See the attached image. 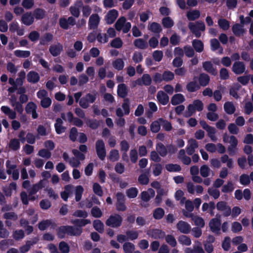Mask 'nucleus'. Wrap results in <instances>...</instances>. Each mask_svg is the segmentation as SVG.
Listing matches in <instances>:
<instances>
[{"instance_id": "f257e3e1", "label": "nucleus", "mask_w": 253, "mask_h": 253, "mask_svg": "<svg viewBox=\"0 0 253 253\" xmlns=\"http://www.w3.org/2000/svg\"><path fill=\"white\" fill-rule=\"evenodd\" d=\"M223 141L225 143L228 142L230 145L228 147V151L230 155H234L237 150V146L238 144V140L233 135L229 136L226 133L223 135Z\"/></svg>"}, {"instance_id": "f03ea898", "label": "nucleus", "mask_w": 253, "mask_h": 253, "mask_svg": "<svg viewBox=\"0 0 253 253\" xmlns=\"http://www.w3.org/2000/svg\"><path fill=\"white\" fill-rule=\"evenodd\" d=\"M82 231V229L80 227L62 226L59 229L58 234L60 238H63L65 234L70 235H79L81 234Z\"/></svg>"}, {"instance_id": "7ed1b4c3", "label": "nucleus", "mask_w": 253, "mask_h": 253, "mask_svg": "<svg viewBox=\"0 0 253 253\" xmlns=\"http://www.w3.org/2000/svg\"><path fill=\"white\" fill-rule=\"evenodd\" d=\"M203 103L201 100H194L193 103L188 105L187 110L184 113V116L186 117H189L195 113L196 111H201L203 109Z\"/></svg>"}, {"instance_id": "20e7f679", "label": "nucleus", "mask_w": 253, "mask_h": 253, "mask_svg": "<svg viewBox=\"0 0 253 253\" xmlns=\"http://www.w3.org/2000/svg\"><path fill=\"white\" fill-rule=\"evenodd\" d=\"M37 97L41 100V105L44 108L49 107L52 103L51 99L48 97V93L44 89L39 90L37 93Z\"/></svg>"}, {"instance_id": "39448f33", "label": "nucleus", "mask_w": 253, "mask_h": 253, "mask_svg": "<svg viewBox=\"0 0 253 253\" xmlns=\"http://www.w3.org/2000/svg\"><path fill=\"white\" fill-rule=\"evenodd\" d=\"M188 27L196 37H200L201 35L200 31H204L205 30L204 23L200 21L196 23L190 22Z\"/></svg>"}, {"instance_id": "423d86ee", "label": "nucleus", "mask_w": 253, "mask_h": 253, "mask_svg": "<svg viewBox=\"0 0 253 253\" xmlns=\"http://www.w3.org/2000/svg\"><path fill=\"white\" fill-rule=\"evenodd\" d=\"M72 152L76 158H71L69 159L68 162L71 167L74 168L78 167L80 165V160L83 161L84 160L85 156L77 149H73Z\"/></svg>"}, {"instance_id": "0eeeda50", "label": "nucleus", "mask_w": 253, "mask_h": 253, "mask_svg": "<svg viewBox=\"0 0 253 253\" xmlns=\"http://www.w3.org/2000/svg\"><path fill=\"white\" fill-rule=\"evenodd\" d=\"M122 222V217L117 214L111 215L106 221L107 226L112 227H118L121 225Z\"/></svg>"}, {"instance_id": "6e6552de", "label": "nucleus", "mask_w": 253, "mask_h": 253, "mask_svg": "<svg viewBox=\"0 0 253 253\" xmlns=\"http://www.w3.org/2000/svg\"><path fill=\"white\" fill-rule=\"evenodd\" d=\"M96 151L98 157L101 160H104L106 157V150L104 143L102 140H98L95 144Z\"/></svg>"}, {"instance_id": "1a4fd4ad", "label": "nucleus", "mask_w": 253, "mask_h": 253, "mask_svg": "<svg viewBox=\"0 0 253 253\" xmlns=\"http://www.w3.org/2000/svg\"><path fill=\"white\" fill-rule=\"evenodd\" d=\"M95 99L96 97L95 95L89 93L87 94L85 96L81 99L80 105L82 107L86 108L89 106L90 104L94 102Z\"/></svg>"}, {"instance_id": "9d476101", "label": "nucleus", "mask_w": 253, "mask_h": 253, "mask_svg": "<svg viewBox=\"0 0 253 253\" xmlns=\"http://www.w3.org/2000/svg\"><path fill=\"white\" fill-rule=\"evenodd\" d=\"M45 181L44 180H41L39 183L34 185L29 192V199L31 200H34L38 198L37 196H33L36 194L39 190L44 187Z\"/></svg>"}, {"instance_id": "9b49d317", "label": "nucleus", "mask_w": 253, "mask_h": 253, "mask_svg": "<svg viewBox=\"0 0 253 253\" xmlns=\"http://www.w3.org/2000/svg\"><path fill=\"white\" fill-rule=\"evenodd\" d=\"M209 226L212 232L218 234L221 227V221L219 217L212 219L209 222Z\"/></svg>"}, {"instance_id": "f8f14e48", "label": "nucleus", "mask_w": 253, "mask_h": 253, "mask_svg": "<svg viewBox=\"0 0 253 253\" xmlns=\"http://www.w3.org/2000/svg\"><path fill=\"white\" fill-rule=\"evenodd\" d=\"M176 227L178 230L183 234H188L191 230L190 225L188 223L182 220L177 223Z\"/></svg>"}, {"instance_id": "ddd939ff", "label": "nucleus", "mask_w": 253, "mask_h": 253, "mask_svg": "<svg viewBox=\"0 0 253 253\" xmlns=\"http://www.w3.org/2000/svg\"><path fill=\"white\" fill-rule=\"evenodd\" d=\"M118 16V12L115 9L110 10L106 15L105 20L107 24H112Z\"/></svg>"}, {"instance_id": "4468645a", "label": "nucleus", "mask_w": 253, "mask_h": 253, "mask_svg": "<svg viewBox=\"0 0 253 253\" xmlns=\"http://www.w3.org/2000/svg\"><path fill=\"white\" fill-rule=\"evenodd\" d=\"M151 78L150 75L148 74H144L141 79H138L135 82L134 86L136 84L139 85H149L151 84Z\"/></svg>"}, {"instance_id": "2eb2a0df", "label": "nucleus", "mask_w": 253, "mask_h": 253, "mask_svg": "<svg viewBox=\"0 0 253 253\" xmlns=\"http://www.w3.org/2000/svg\"><path fill=\"white\" fill-rule=\"evenodd\" d=\"M100 22V17L96 14H92L89 17L88 26L90 29H95L97 27Z\"/></svg>"}, {"instance_id": "dca6fc26", "label": "nucleus", "mask_w": 253, "mask_h": 253, "mask_svg": "<svg viewBox=\"0 0 253 253\" xmlns=\"http://www.w3.org/2000/svg\"><path fill=\"white\" fill-rule=\"evenodd\" d=\"M37 105L34 102H31L27 104L26 107V111L27 113L32 114L33 119L38 118V115L36 112Z\"/></svg>"}, {"instance_id": "f3484780", "label": "nucleus", "mask_w": 253, "mask_h": 253, "mask_svg": "<svg viewBox=\"0 0 253 253\" xmlns=\"http://www.w3.org/2000/svg\"><path fill=\"white\" fill-rule=\"evenodd\" d=\"M232 71L236 74H241L245 71V66L243 62H235L233 65Z\"/></svg>"}, {"instance_id": "a211bd4d", "label": "nucleus", "mask_w": 253, "mask_h": 253, "mask_svg": "<svg viewBox=\"0 0 253 253\" xmlns=\"http://www.w3.org/2000/svg\"><path fill=\"white\" fill-rule=\"evenodd\" d=\"M9 31L12 33L16 32L18 36H23L24 34V30L20 27L17 22H12L9 25Z\"/></svg>"}, {"instance_id": "6ab92c4d", "label": "nucleus", "mask_w": 253, "mask_h": 253, "mask_svg": "<svg viewBox=\"0 0 253 253\" xmlns=\"http://www.w3.org/2000/svg\"><path fill=\"white\" fill-rule=\"evenodd\" d=\"M198 147L197 142L194 139H190L188 141V145L187 146V152L189 155L193 154L195 149Z\"/></svg>"}, {"instance_id": "aec40b11", "label": "nucleus", "mask_w": 253, "mask_h": 253, "mask_svg": "<svg viewBox=\"0 0 253 253\" xmlns=\"http://www.w3.org/2000/svg\"><path fill=\"white\" fill-rule=\"evenodd\" d=\"M34 21V18L31 13L27 12L23 14L21 17L22 23L26 25H31Z\"/></svg>"}, {"instance_id": "412c9836", "label": "nucleus", "mask_w": 253, "mask_h": 253, "mask_svg": "<svg viewBox=\"0 0 253 253\" xmlns=\"http://www.w3.org/2000/svg\"><path fill=\"white\" fill-rule=\"evenodd\" d=\"M158 101L162 105H166L169 101V96L163 91H159L157 95Z\"/></svg>"}, {"instance_id": "4be33fe9", "label": "nucleus", "mask_w": 253, "mask_h": 253, "mask_svg": "<svg viewBox=\"0 0 253 253\" xmlns=\"http://www.w3.org/2000/svg\"><path fill=\"white\" fill-rule=\"evenodd\" d=\"M63 50V46L60 43L53 44L49 47V50L53 56H57L60 54Z\"/></svg>"}, {"instance_id": "5701e85b", "label": "nucleus", "mask_w": 253, "mask_h": 253, "mask_svg": "<svg viewBox=\"0 0 253 253\" xmlns=\"http://www.w3.org/2000/svg\"><path fill=\"white\" fill-rule=\"evenodd\" d=\"M217 209L223 212L225 216H228L231 214V209L227 206L226 203L220 202L217 204Z\"/></svg>"}, {"instance_id": "b1692460", "label": "nucleus", "mask_w": 253, "mask_h": 253, "mask_svg": "<svg viewBox=\"0 0 253 253\" xmlns=\"http://www.w3.org/2000/svg\"><path fill=\"white\" fill-rule=\"evenodd\" d=\"M155 192L154 190L149 188L146 191H143L141 193V199L142 200L147 202L152 198L154 197Z\"/></svg>"}, {"instance_id": "393cba45", "label": "nucleus", "mask_w": 253, "mask_h": 253, "mask_svg": "<svg viewBox=\"0 0 253 253\" xmlns=\"http://www.w3.org/2000/svg\"><path fill=\"white\" fill-rule=\"evenodd\" d=\"M27 80L29 83L35 84L40 80L39 74L35 71H30L27 74Z\"/></svg>"}, {"instance_id": "a878e982", "label": "nucleus", "mask_w": 253, "mask_h": 253, "mask_svg": "<svg viewBox=\"0 0 253 253\" xmlns=\"http://www.w3.org/2000/svg\"><path fill=\"white\" fill-rule=\"evenodd\" d=\"M83 5V2L82 1H77L74 6H72L70 7V11L71 14L76 17H78L80 15V7H81Z\"/></svg>"}, {"instance_id": "bb28decb", "label": "nucleus", "mask_w": 253, "mask_h": 253, "mask_svg": "<svg viewBox=\"0 0 253 253\" xmlns=\"http://www.w3.org/2000/svg\"><path fill=\"white\" fill-rule=\"evenodd\" d=\"M185 100L184 96L180 93L174 95L171 99V103L173 105L179 104Z\"/></svg>"}, {"instance_id": "cd10ccee", "label": "nucleus", "mask_w": 253, "mask_h": 253, "mask_svg": "<svg viewBox=\"0 0 253 253\" xmlns=\"http://www.w3.org/2000/svg\"><path fill=\"white\" fill-rule=\"evenodd\" d=\"M73 188L72 185H67L65 187L64 191L61 193V198L64 201H67L68 197L72 194Z\"/></svg>"}, {"instance_id": "c85d7f7f", "label": "nucleus", "mask_w": 253, "mask_h": 253, "mask_svg": "<svg viewBox=\"0 0 253 253\" xmlns=\"http://www.w3.org/2000/svg\"><path fill=\"white\" fill-rule=\"evenodd\" d=\"M186 16L189 20L194 21L199 18L200 12L198 10H190L187 12Z\"/></svg>"}, {"instance_id": "c756f323", "label": "nucleus", "mask_w": 253, "mask_h": 253, "mask_svg": "<svg viewBox=\"0 0 253 253\" xmlns=\"http://www.w3.org/2000/svg\"><path fill=\"white\" fill-rule=\"evenodd\" d=\"M211 50L215 51L218 49V52L221 54L223 52V49L220 47V43L217 39H213L211 40Z\"/></svg>"}, {"instance_id": "7c9ffc66", "label": "nucleus", "mask_w": 253, "mask_h": 253, "mask_svg": "<svg viewBox=\"0 0 253 253\" xmlns=\"http://www.w3.org/2000/svg\"><path fill=\"white\" fill-rule=\"evenodd\" d=\"M149 234L151 235L155 239H161L163 238L165 236L164 232L161 230L156 229H153L149 231Z\"/></svg>"}, {"instance_id": "2f4dec72", "label": "nucleus", "mask_w": 253, "mask_h": 253, "mask_svg": "<svg viewBox=\"0 0 253 253\" xmlns=\"http://www.w3.org/2000/svg\"><path fill=\"white\" fill-rule=\"evenodd\" d=\"M232 31L237 36H242L245 32L243 26L239 24H235L232 27Z\"/></svg>"}, {"instance_id": "473e14b6", "label": "nucleus", "mask_w": 253, "mask_h": 253, "mask_svg": "<svg viewBox=\"0 0 253 253\" xmlns=\"http://www.w3.org/2000/svg\"><path fill=\"white\" fill-rule=\"evenodd\" d=\"M224 109L228 114H232L235 111V107L232 102H227L224 104Z\"/></svg>"}, {"instance_id": "72a5a7b5", "label": "nucleus", "mask_w": 253, "mask_h": 253, "mask_svg": "<svg viewBox=\"0 0 253 253\" xmlns=\"http://www.w3.org/2000/svg\"><path fill=\"white\" fill-rule=\"evenodd\" d=\"M63 121L61 119H57L54 125L56 132L58 134L63 133L65 130V127L62 126Z\"/></svg>"}, {"instance_id": "f704fd0d", "label": "nucleus", "mask_w": 253, "mask_h": 253, "mask_svg": "<svg viewBox=\"0 0 253 253\" xmlns=\"http://www.w3.org/2000/svg\"><path fill=\"white\" fill-rule=\"evenodd\" d=\"M134 45L140 49H145L148 46L147 42L142 39H138L134 42Z\"/></svg>"}, {"instance_id": "c9c22d12", "label": "nucleus", "mask_w": 253, "mask_h": 253, "mask_svg": "<svg viewBox=\"0 0 253 253\" xmlns=\"http://www.w3.org/2000/svg\"><path fill=\"white\" fill-rule=\"evenodd\" d=\"M148 29L152 32L155 33H160L162 31L161 25L156 22H153L148 25Z\"/></svg>"}, {"instance_id": "e433bc0d", "label": "nucleus", "mask_w": 253, "mask_h": 253, "mask_svg": "<svg viewBox=\"0 0 253 253\" xmlns=\"http://www.w3.org/2000/svg\"><path fill=\"white\" fill-rule=\"evenodd\" d=\"M192 45L196 51L201 52L204 49V45L203 42L198 40H193Z\"/></svg>"}, {"instance_id": "4c0bfd02", "label": "nucleus", "mask_w": 253, "mask_h": 253, "mask_svg": "<svg viewBox=\"0 0 253 253\" xmlns=\"http://www.w3.org/2000/svg\"><path fill=\"white\" fill-rule=\"evenodd\" d=\"M203 67L206 71L212 75H215L217 74V72L213 68L212 64L210 62H204L203 63Z\"/></svg>"}, {"instance_id": "58836bf2", "label": "nucleus", "mask_w": 253, "mask_h": 253, "mask_svg": "<svg viewBox=\"0 0 253 253\" xmlns=\"http://www.w3.org/2000/svg\"><path fill=\"white\" fill-rule=\"evenodd\" d=\"M14 53L16 56L20 58H27L31 54L30 51L21 50H16L14 51Z\"/></svg>"}, {"instance_id": "ea45409f", "label": "nucleus", "mask_w": 253, "mask_h": 253, "mask_svg": "<svg viewBox=\"0 0 253 253\" xmlns=\"http://www.w3.org/2000/svg\"><path fill=\"white\" fill-rule=\"evenodd\" d=\"M118 94L121 97H125L127 95V88L125 84L118 85Z\"/></svg>"}, {"instance_id": "a19ab883", "label": "nucleus", "mask_w": 253, "mask_h": 253, "mask_svg": "<svg viewBox=\"0 0 253 253\" xmlns=\"http://www.w3.org/2000/svg\"><path fill=\"white\" fill-rule=\"evenodd\" d=\"M178 242L182 245L185 246H190L191 244L190 238L185 235H181L178 239Z\"/></svg>"}, {"instance_id": "79ce46f5", "label": "nucleus", "mask_w": 253, "mask_h": 253, "mask_svg": "<svg viewBox=\"0 0 253 253\" xmlns=\"http://www.w3.org/2000/svg\"><path fill=\"white\" fill-rule=\"evenodd\" d=\"M123 247L125 253H132L135 250L134 245L130 242L125 243Z\"/></svg>"}, {"instance_id": "37998d69", "label": "nucleus", "mask_w": 253, "mask_h": 253, "mask_svg": "<svg viewBox=\"0 0 253 253\" xmlns=\"http://www.w3.org/2000/svg\"><path fill=\"white\" fill-rule=\"evenodd\" d=\"M119 158L120 155L118 150L113 149L110 152L109 159L110 161L113 162L117 161Z\"/></svg>"}, {"instance_id": "c03bdc74", "label": "nucleus", "mask_w": 253, "mask_h": 253, "mask_svg": "<svg viewBox=\"0 0 253 253\" xmlns=\"http://www.w3.org/2000/svg\"><path fill=\"white\" fill-rule=\"evenodd\" d=\"M113 66L114 68L118 70H121L124 67V62L121 58H118L113 62Z\"/></svg>"}, {"instance_id": "a18cd8bd", "label": "nucleus", "mask_w": 253, "mask_h": 253, "mask_svg": "<svg viewBox=\"0 0 253 253\" xmlns=\"http://www.w3.org/2000/svg\"><path fill=\"white\" fill-rule=\"evenodd\" d=\"M200 171L202 177H207L210 175L211 169L208 166L203 165L200 168Z\"/></svg>"}, {"instance_id": "49530a36", "label": "nucleus", "mask_w": 253, "mask_h": 253, "mask_svg": "<svg viewBox=\"0 0 253 253\" xmlns=\"http://www.w3.org/2000/svg\"><path fill=\"white\" fill-rule=\"evenodd\" d=\"M218 24L220 28L223 30H227L230 26L229 22L224 19H219L218 21Z\"/></svg>"}, {"instance_id": "de8ad7c7", "label": "nucleus", "mask_w": 253, "mask_h": 253, "mask_svg": "<svg viewBox=\"0 0 253 253\" xmlns=\"http://www.w3.org/2000/svg\"><path fill=\"white\" fill-rule=\"evenodd\" d=\"M174 197L176 200L180 201V204H184V201L186 199L184 197V192L182 190H178L176 191L175 193Z\"/></svg>"}, {"instance_id": "09e8293b", "label": "nucleus", "mask_w": 253, "mask_h": 253, "mask_svg": "<svg viewBox=\"0 0 253 253\" xmlns=\"http://www.w3.org/2000/svg\"><path fill=\"white\" fill-rule=\"evenodd\" d=\"M164 210L160 208L156 209L153 212V216L156 219H161L164 215Z\"/></svg>"}, {"instance_id": "8fccbe9b", "label": "nucleus", "mask_w": 253, "mask_h": 253, "mask_svg": "<svg viewBox=\"0 0 253 253\" xmlns=\"http://www.w3.org/2000/svg\"><path fill=\"white\" fill-rule=\"evenodd\" d=\"M84 190V188L81 185H78L76 187L75 199L76 201H79L81 199Z\"/></svg>"}, {"instance_id": "3c124183", "label": "nucleus", "mask_w": 253, "mask_h": 253, "mask_svg": "<svg viewBox=\"0 0 253 253\" xmlns=\"http://www.w3.org/2000/svg\"><path fill=\"white\" fill-rule=\"evenodd\" d=\"M156 150L162 157L165 156L167 154V151L165 146L162 143L157 144L156 146Z\"/></svg>"}, {"instance_id": "603ef678", "label": "nucleus", "mask_w": 253, "mask_h": 253, "mask_svg": "<svg viewBox=\"0 0 253 253\" xmlns=\"http://www.w3.org/2000/svg\"><path fill=\"white\" fill-rule=\"evenodd\" d=\"M192 221H193L196 226H199L201 228H202L205 226V221L204 219L200 216L195 215L193 217Z\"/></svg>"}, {"instance_id": "864d4df0", "label": "nucleus", "mask_w": 253, "mask_h": 253, "mask_svg": "<svg viewBox=\"0 0 253 253\" xmlns=\"http://www.w3.org/2000/svg\"><path fill=\"white\" fill-rule=\"evenodd\" d=\"M161 122L159 121V119L152 122L151 125V130L153 132H158L161 128Z\"/></svg>"}, {"instance_id": "5fc2aeb1", "label": "nucleus", "mask_w": 253, "mask_h": 253, "mask_svg": "<svg viewBox=\"0 0 253 253\" xmlns=\"http://www.w3.org/2000/svg\"><path fill=\"white\" fill-rule=\"evenodd\" d=\"M126 22V18L124 17H120L115 24V27L117 30L120 31L123 29L124 25Z\"/></svg>"}, {"instance_id": "6e6d98bb", "label": "nucleus", "mask_w": 253, "mask_h": 253, "mask_svg": "<svg viewBox=\"0 0 253 253\" xmlns=\"http://www.w3.org/2000/svg\"><path fill=\"white\" fill-rule=\"evenodd\" d=\"M8 145L13 150H17L20 148V142L18 139H13L11 140Z\"/></svg>"}, {"instance_id": "4d7b16f0", "label": "nucleus", "mask_w": 253, "mask_h": 253, "mask_svg": "<svg viewBox=\"0 0 253 253\" xmlns=\"http://www.w3.org/2000/svg\"><path fill=\"white\" fill-rule=\"evenodd\" d=\"M206 130L208 132V135L212 141L216 140V137L215 136V129L214 127L209 126Z\"/></svg>"}, {"instance_id": "13d9d810", "label": "nucleus", "mask_w": 253, "mask_h": 253, "mask_svg": "<svg viewBox=\"0 0 253 253\" xmlns=\"http://www.w3.org/2000/svg\"><path fill=\"white\" fill-rule=\"evenodd\" d=\"M27 214L29 216H31L29 218V220L33 223L36 222L38 220V216L35 214V211L34 209H30L27 211Z\"/></svg>"}, {"instance_id": "bf43d9fd", "label": "nucleus", "mask_w": 253, "mask_h": 253, "mask_svg": "<svg viewBox=\"0 0 253 253\" xmlns=\"http://www.w3.org/2000/svg\"><path fill=\"white\" fill-rule=\"evenodd\" d=\"M162 24L164 27L170 28L173 26L174 22L169 17H166L163 19Z\"/></svg>"}, {"instance_id": "052dcab7", "label": "nucleus", "mask_w": 253, "mask_h": 253, "mask_svg": "<svg viewBox=\"0 0 253 253\" xmlns=\"http://www.w3.org/2000/svg\"><path fill=\"white\" fill-rule=\"evenodd\" d=\"M138 192V191L136 188L131 187L126 191V194L129 198H134L136 197Z\"/></svg>"}, {"instance_id": "680f3d73", "label": "nucleus", "mask_w": 253, "mask_h": 253, "mask_svg": "<svg viewBox=\"0 0 253 253\" xmlns=\"http://www.w3.org/2000/svg\"><path fill=\"white\" fill-rule=\"evenodd\" d=\"M93 226L95 229L99 232H102L104 230L103 223L99 220H95L93 222Z\"/></svg>"}, {"instance_id": "e2e57ef3", "label": "nucleus", "mask_w": 253, "mask_h": 253, "mask_svg": "<svg viewBox=\"0 0 253 253\" xmlns=\"http://www.w3.org/2000/svg\"><path fill=\"white\" fill-rule=\"evenodd\" d=\"M37 241V240H35V241L33 242H31V241L27 242L25 245L23 246L20 248V252L22 253H25L28 252L30 250L31 246L34 244H35Z\"/></svg>"}, {"instance_id": "0e129e2a", "label": "nucleus", "mask_w": 253, "mask_h": 253, "mask_svg": "<svg viewBox=\"0 0 253 253\" xmlns=\"http://www.w3.org/2000/svg\"><path fill=\"white\" fill-rule=\"evenodd\" d=\"M59 249L63 253H68L70 251L69 245L65 242H61L59 243Z\"/></svg>"}, {"instance_id": "69168bd1", "label": "nucleus", "mask_w": 253, "mask_h": 253, "mask_svg": "<svg viewBox=\"0 0 253 253\" xmlns=\"http://www.w3.org/2000/svg\"><path fill=\"white\" fill-rule=\"evenodd\" d=\"M234 189L233 184L231 182H228L226 184L223 186L222 191L224 193L231 192Z\"/></svg>"}, {"instance_id": "338daca9", "label": "nucleus", "mask_w": 253, "mask_h": 253, "mask_svg": "<svg viewBox=\"0 0 253 253\" xmlns=\"http://www.w3.org/2000/svg\"><path fill=\"white\" fill-rule=\"evenodd\" d=\"M208 192L210 195L213 197L215 199H217L220 195L219 191L213 188H210L208 189Z\"/></svg>"}, {"instance_id": "774afa93", "label": "nucleus", "mask_w": 253, "mask_h": 253, "mask_svg": "<svg viewBox=\"0 0 253 253\" xmlns=\"http://www.w3.org/2000/svg\"><path fill=\"white\" fill-rule=\"evenodd\" d=\"M210 81L209 77L206 74H201L199 78L200 84L203 86L207 85Z\"/></svg>"}]
</instances>
